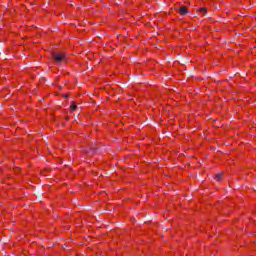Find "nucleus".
<instances>
[{
  "mask_svg": "<svg viewBox=\"0 0 256 256\" xmlns=\"http://www.w3.org/2000/svg\"><path fill=\"white\" fill-rule=\"evenodd\" d=\"M64 97L67 99L69 96L68 95H64Z\"/></svg>",
  "mask_w": 256,
  "mask_h": 256,
  "instance_id": "423d86ee",
  "label": "nucleus"
},
{
  "mask_svg": "<svg viewBox=\"0 0 256 256\" xmlns=\"http://www.w3.org/2000/svg\"><path fill=\"white\" fill-rule=\"evenodd\" d=\"M200 11H201L202 13H204V15H205V13H207V10H206L205 8H201Z\"/></svg>",
  "mask_w": 256,
  "mask_h": 256,
  "instance_id": "39448f33",
  "label": "nucleus"
},
{
  "mask_svg": "<svg viewBox=\"0 0 256 256\" xmlns=\"http://www.w3.org/2000/svg\"><path fill=\"white\" fill-rule=\"evenodd\" d=\"M90 150H92V151H93V148H90Z\"/></svg>",
  "mask_w": 256,
  "mask_h": 256,
  "instance_id": "0eeeda50",
  "label": "nucleus"
},
{
  "mask_svg": "<svg viewBox=\"0 0 256 256\" xmlns=\"http://www.w3.org/2000/svg\"><path fill=\"white\" fill-rule=\"evenodd\" d=\"M221 179H223V173H218V174H216L215 180H216V181H221Z\"/></svg>",
  "mask_w": 256,
  "mask_h": 256,
  "instance_id": "7ed1b4c3",
  "label": "nucleus"
},
{
  "mask_svg": "<svg viewBox=\"0 0 256 256\" xmlns=\"http://www.w3.org/2000/svg\"><path fill=\"white\" fill-rule=\"evenodd\" d=\"M71 111H75V109H77V105L73 104L72 106H70Z\"/></svg>",
  "mask_w": 256,
  "mask_h": 256,
  "instance_id": "20e7f679",
  "label": "nucleus"
},
{
  "mask_svg": "<svg viewBox=\"0 0 256 256\" xmlns=\"http://www.w3.org/2000/svg\"><path fill=\"white\" fill-rule=\"evenodd\" d=\"M52 59L57 63H65V61H67V56L63 52H54L52 54Z\"/></svg>",
  "mask_w": 256,
  "mask_h": 256,
  "instance_id": "f257e3e1",
  "label": "nucleus"
},
{
  "mask_svg": "<svg viewBox=\"0 0 256 256\" xmlns=\"http://www.w3.org/2000/svg\"><path fill=\"white\" fill-rule=\"evenodd\" d=\"M179 13L180 15H187V13H189V10H187V7L185 6H182L180 9H179Z\"/></svg>",
  "mask_w": 256,
  "mask_h": 256,
  "instance_id": "f03ea898",
  "label": "nucleus"
}]
</instances>
